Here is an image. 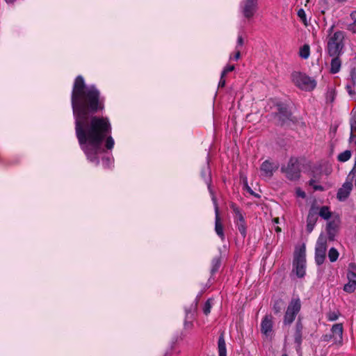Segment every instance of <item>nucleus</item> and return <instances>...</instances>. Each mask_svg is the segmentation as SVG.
Instances as JSON below:
<instances>
[{"label": "nucleus", "instance_id": "obj_28", "mask_svg": "<svg viewBox=\"0 0 356 356\" xmlns=\"http://www.w3.org/2000/svg\"><path fill=\"white\" fill-rule=\"evenodd\" d=\"M351 157V152L350 150H345L344 152L340 153L337 159L341 162H346L348 161Z\"/></svg>", "mask_w": 356, "mask_h": 356}, {"label": "nucleus", "instance_id": "obj_6", "mask_svg": "<svg viewBox=\"0 0 356 356\" xmlns=\"http://www.w3.org/2000/svg\"><path fill=\"white\" fill-rule=\"evenodd\" d=\"M327 247V237L325 234L321 233L315 247V262L318 266L322 265L325 261Z\"/></svg>", "mask_w": 356, "mask_h": 356}, {"label": "nucleus", "instance_id": "obj_38", "mask_svg": "<svg viewBox=\"0 0 356 356\" xmlns=\"http://www.w3.org/2000/svg\"><path fill=\"white\" fill-rule=\"evenodd\" d=\"M303 325L301 321L300 318H298L296 323V331L302 332Z\"/></svg>", "mask_w": 356, "mask_h": 356}, {"label": "nucleus", "instance_id": "obj_21", "mask_svg": "<svg viewBox=\"0 0 356 356\" xmlns=\"http://www.w3.org/2000/svg\"><path fill=\"white\" fill-rule=\"evenodd\" d=\"M218 350L219 356H227L226 344L223 333L218 338Z\"/></svg>", "mask_w": 356, "mask_h": 356}, {"label": "nucleus", "instance_id": "obj_13", "mask_svg": "<svg viewBox=\"0 0 356 356\" xmlns=\"http://www.w3.org/2000/svg\"><path fill=\"white\" fill-rule=\"evenodd\" d=\"M339 229V220L334 219L331 221H329L326 225V237L327 241H334L335 240V237L337 235Z\"/></svg>", "mask_w": 356, "mask_h": 356}, {"label": "nucleus", "instance_id": "obj_55", "mask_svg": "<svg viewBox=\"0 0 356 356\" xmlns=\"http://www.w3.org/2000/svg\"><path fill=\"white\" fill-rule=\"evenodd\" d=\"M164 356H169V354L168 353H165Z\"/></svg>", "mask_w": 356, "mask_h": 356}, {"label": "nucleus", "instance_id": "obj_32", "mask_svg": "<svg viewBox=\"0 0 356 356\" xmlns=\"http://www.w3.org/2000/svg\"><path fill=\"white\" fill-rule=\"evenodd\" d=\"M294 342L297 344L298 347H300L302 343V332L295 330L294 332Z\"/></svg>", "mask_w": 356, "mask_h": 356}, {"label": "nucleus", "instance_id": "obj_36", "mask_svg": "<svg viewBox=\"0 0 356 356\" xmlns=\"http://www.w3.org/2000/svg\"><path fill=\"white\" fill-rule=\"evenodd\" d=\"M234 65H227L221 72L222 76H225L227 73L234 71Z\"/></svg>", "mask_w": 356, "mask_h": 356}, {"label": "nucleus", "instance_id": "obj_15", "mask_svg": "<svg viewBox=\"0 0 356 356\" xmlns=\"http://www.w3.org/2000/svg\"><path fill=\"white\" fill-rule=\"evenodd\" d=\"M273 327V316L271 315H266L261 320L260 330L262 334L266 337L272 335Z\"/></svg>", "mask_w": 356, "mask_h": 356}, {"label": "nucleus", "instance_id": "obj_56", "mask_svg": "<svg viewBox=\"0 0 356 356\" xmlns=\"http://www.w3.org/2000/svg\"><path fill=\"white\" fill-rule=\"evenodd\" d=\"M282 356H288L286 354H283Z\"/></svg>", "mask_w": 356, "mask_h": 356}, {"label": "nucleus", "instance_id": "obj_37", "mask_svg": "<svg viewBox=\"0 0 356 356\" xmlns=\"http://www.w3.org/2000/svg\"><path fill=\"white\" fill-rule=\"evenodd\" d=\"M350 77L353 85L356 87V68L352 69L350 72Z\"/></svg>", "mask_w": 356, "mask_h": 356}, {"label": "nucleus", "instance_id": "obj_24", "mask_svg": "<svg viewBox=\"0 0 356 356\" xmlns=\"http://www.w3.org/2000/svg\"><path fill=\"white\" fill-rule=\"evenodd\" d=\"M310 55V47L307 44H305L300 48L299 56L303 59H307Z\"/></svg>", "mask_w": 356, "mask_h": 356}, {"label": "nucleus", "instance_id": "obj_20", "mask_svg": "<svg viewBox=\"0 0 356 356\" xmlns=\"http://www.w3.org/2000/svg\"><path fill=\"white\" fill-rule=\"evenodd\" d=\"M332 59L330 63V73L337 74L339 72L341 66V61L339 56H332Z\"/></svg>", "mask_w": 356, "mask_h": 356}, {"label": "nucleus", "instance_id": "obj_45", "mask_svg": "<svg viewBox=\"0 0 356 356\" xmlns=\"http://www.w3.org/2000/svg\"><path fill=\"white\" fill-rule=\"evenodd\" d=\"M348 94L350 95H355V92L352 89V86H350V85H347L346 87Z\"/></svg>", "mask_w": 356, "mask_h": 356}, {"label": "nucleus", "instance_id": "obj_16", "mask_svg": "<svg viewBox=\"0 0 356 356\" xmlns=\"http://www.w3.org/2000/svg\"><path fill=\"white\" fill-rule=\"evenodd\" d=\"M353 189V184L350 181H346L342 186L339 188L337 193V198L341 201H345L350 195Z\"/></svg>", "mask_w": 356, "mask_h": 356}, {"label": "nucleus", "instance_id": "obj_51", "mask_svg": "<svg viewBox=\"0 0 356 356\" xmlns=\"http://www.w3.org/2000/svg\"><path fill=\"white\" fill-rule=\"evenodd\" d=\"M273 221H274V222H275V223H277H277H279V218H275V219L273 220Z\"/></svg>", "mask_w": 356, "mask_h": 356}, {"label": "nucleus", "instance_id": "obj_53", "mask_svg": "<svg viewBox=\"0 0 356 356\" xmlns=\"http://www.w3.org/2000/svg\"><path fill=\"white\" fill-rule=\"evenodd\" d=\"M6 1L8 3H12L14 2V0H6Z\"/></svg>", "mask_w": 356, "mask_h": 356}, {"label": "nucleus", "instance_id": "obj_42", "mask_svg": "<svg viewBox=\"0 0 356 356\" xmlns=\"http://www.w3.org/2000/svg\"><path fill=\"white\" fill-rule=\"evenodd\" d=\"M225 83H226V81H225V76H222V75H220V81H219V83H218V87L219 88H223V87H225Z\"/></svg>", "mask_w": 356, "mask_h": 356}, {"label": "nucleus", "instance_id": "obj_9", "mask_svg": "<svg viewBox=\"0 0 356 356\" xmlns=\"http://www.w3.org/2000/svg\"><path fill=\"white\" fill-rule=\"evenodd\" d=\"M276 115L281 125L290 126L298 123V119L293 116L291 111H289L286 107L282 105L278 106V112Z\"/></svg>", "mask_w": 356, "mask_h": 356}, {"label": "nucleus", "instance_id": "obj_31", "mask_svg": "<svg viewBox=\"0 0 356 356\" xmlns=\"http://www.w3.org/2000/svg\"><path fill=\"white\" fill-rule=\"evenodd\" d=\"M350 124L351 132H356V111H353L351 112V117L350 120Z\"/></svg>", "mask_w": 356, "mask_h": 356}, {"label": "nucleus", "instance_id": "obj_12", "mask_svg": "<svg viewBox=\"0 0 356 356\" xmlns=\"http://www.w3.org/2000/svg\"><path fill=\"white\" fill-rule=\"evenodd\" d=\"M212 201L215 207V232L216 234L220 238V239L224 241L225 238L224 234V227L220 216L218 205L215 196H213Z\"/></svg>", "mask_w": 356, "mask_h": 356}, {"label": "nucleus", "instance_id": "obj_43", "mask_svg": "<svg viewBox=\"0 0 356 356\" xmlns=\"http://www.w3.org/2000/svg\"><path fill=\"white\" fill-rule=\"evenodd\" d=\"M296 195L298 197H300L302 198H305L306 196L305 193L303 191H302L300 188L296 189Z\"/></svg>", "mask_w": 356, "mask_h": 356}, {"label": "nucleus", "instance_id": "obj_3", "mask_svg": "<svg viewBox=\"0 0 356 356\" xmlns=\"http://www.w3.org/2000/svg\"><path fill=\"white\" fill-rule=\"evenodd\" d=\"M292 82L299 88L311 91L315 88L316 82L314 79L300 72H293L291 75Z\"/></svg>", "mask_w": 356, "mask_h": 356}, {"label": "nucleus", "instance_id": "obj_23", "mask_svg": "<svg viewBox=\"0 0 356 356\" xmlns=\"http://www.w3.org/2000/svg\"><path fill=\"white\" fill-rule=\"evenodd\" d=\"M220 266H221V257L218 256V257L213 258V259L211 261V275H214L216 272L218 271Z\"/></svg>", "mask_w": 356, "mask_h": 356}, {"label": "nucleus", "instance_id": "obj_47", "mask_svg": "<svg viewBox=\"0 0 356 356\" xmlns=\"http://www.w3.org/2000/svg\"><path fill=\"white\" fill-rule=\"evenodd\" d=\"M332 338H333V337L332 334H325L323 336V340L325 341H329Z\"/></svg>", "mask_w": 356, "mask_h": 356}, {"label": "nucleus", "instance_id": "obj_17", "mask_svg": "<svg viewBox=\"0 0 356 356\" xmlns=\"http://www.w3.org/2000/svg\"><path fill=\"white\" fill-rule=\"evenodd\" d=\"M343 324L336 323L332 325L331 332L334 342L336 343L341 344L343 341Z\"/></svg>", "mask_w": 356, "mask_h": 356}, {"label": "nucleus", "instance_id": "obj_1", "mask_svg": "<svg viewBox=\"0 0 356 356\" xmlns=\"http://www.w3.org/2000/svg\"><path fill=\"white\" fill-rule=\"evenodd\" d=\"M104 102L95 85H87L81 75L75 78L71 93L75 134L88 160L95 165L99 164V154L104 152L103 143L107 149H113L115 144L108 118L95 115L104 110Z\"/></svg>", "mask_w": 356, "mask_h": 356}, {"label": "nucleus", "instance_id": "obj_48", "mask_svg": "<svg viewBox=\"0 0 356 356\" xmlns=\"http://www.w3.org/2000/svg\"><path fill=\"white\" fill-rule=\"evenodd\" d=\"M350 140H352L356 145V136H355L352 132L350 133Z\"/></svg>", "mask_w": 356, "mask_h": 356}, {"label": "nucleus", "instance_id": "obj_44", "mask_svg": "<svg viewBox=\"0 0 356 356\" xmlns=\"http://www.w3.org/2000/svg\"><path fill=\"white\" fill-rule=\"evenodd\" d=\"M241 56V52L239 49H237L236 51L234 56L233 57H230V59H234L235 60H238L240 58Z\"/></svg>", "mask_w": 356, "mask_h": 356}, {"label": "nucleus", "instance_id": "obj_50", "mask_svg": "<svg viewBox=\"0 0 356 356\" xmlns=\"http://www.w3.org/2000/svg\"><path fill=\"white\" fill-rule=\"evenodd\" d=\"M333 29H334V26H332L329 29H328V33H330V36L332 35L331 33L333 31Z\"/></svg>", "mask_w": 356, "mask_h": 356}, {"label": "nucleus", "instance_id": "obj_11", "mask_svg": "<svg viewBox=\"0 0 356 356\" xmlns=\"http://www.w3.org/2000/svg\"><path fill=\"white\" fill-rule=\"evenodd\" d=\"M347 278L348 282L344 285L343 291L349 293H353L356 289V264L355 263L349 264Z\"/></svg>", "mask_w": 356, "mask_h": 356}, {"label": "nucleus", "instance_id": "obj_18", "mask_svg": "<svg viewBox=\"0 0 356 356\" xmlns=\"http://www.w3.org/2000/svg\"><path fill=\"white\" fill-rule=\"evenodd\" d=\"M317 220H318L317 211L314 209H311L309 211V213H308L307 218L306 229L308 233H311L313 231Z\"/></svg>", "mask_w": 356, "mask_h": 356}, {"label": "nucleus", "instance_id": "obj_8", "mask_svg": "<svg viewBox=\"0 0 356 356\" xmlns=\"http://www.w3.org/2000/svg\"><path fill=\"white\" fill-rule=\"evenodd\" d=\"M281 170L284 172L287 179L291 181L298 180L300 177V168L298 161L296 158H291L286 167H282Z\"/></svg>", "mask_w": 356, "mask_h": 356}, {"label": "nucleus", "instance_id": "obj_2", "mask_svg": "<svg viewBox=\"0 0 356 356\" xmlns=\"http://www.w3.org/2000/svg\"><path fill=\"white\" fill-rule=\"evenodd\" d=\"M345 33L338 31L329 36L327 42V52L330 56H340L344 48Z\"/></svg>", "mask_w": 356, "mask_h": 356}, {"label": "nucleus", "instance_id": "obj_34", "mask_svg": "<svg viewBox=\"0 0 356 356\" xmlns=\"http://www.w3.org/2000/svg\"><path fill=\"white\" fill-rule=\"evenodd\" d=\"M309 185L310 186H312L314 191H324L323 186H322L321 185L316 184V180H314V179L309 180Z\"/></svg>", "mask_w": 356, "mask_h": 356}, {"label": "nucleus", "instance_id": "obj_19", "mask_svg": "<svg viewBox=\"0 0 356 356\" xmlns=\"http://www.w3.org/2000/svg\"><path fill=\"white\" fill-rule=\"evenodd\" d=\"M201 176L204 179V182L207 185L209 191L211 195V198L214 195L213 191L211 189V171L208 165L204 166L201 170Z\"/></svg>", "mask_w": 356, "mask_h": 356}, {"label": "nucleus", "instance_id": "obj_29", "mask_svg": "<svg viewBox=\"0 0 356 356\" xmlns=\"http://www.w3.org/2000/svg\"><path fill=\"white\" fill-rule=\"evenodd\" d=\"M340 315L339 311H330L327 313L326 317L329 321H337Z\"/></svg>", "mask_w": 356, "mask_h": 356}, {"label": "nucleus", "instance_id": "obj_10", "mask_svg": "<svg viewBox=\"0 0 356 356\" xmlns=\"http://www.w3.org/2000/svg\"><path fill=\"white\" fill-rule=\"evenodd\" d=\"M258 0H243L240 8L243 15L247 18H252L257 10Z\"/></svg>", "mask_w": 356, "mask_h": 356}, {"label": "nucleus", "instance_id": "obj_26", "mask_svg": "<svg viewBox=\"0 0 356 356\" xmlns=\"http://www.w3.org/2000/svg\"><path fill=\"white\" fill-rule=\"evenodd\" d=\"M339 256L338 250L335 248H331L328 252V258L330 262H335Z\"/></svg>", "mask_w": 356, "mask_h": 356}, {"label": "nucleus", "instance_id": "obj_14", "mask_svg": "<svg viewBox=\"0 0 356 356\" xmlns=\"http://www.w3.org/2000/svg\"><path fill=\"white\" fill-rule=\"evenodd\" d=\"M279 168V163L266 160L260 167L261 175L266 177H271Z\"/></svg>", "mask_w": 356, "mask_h": 356}, {"label": "nucleus", "instance_id": "obj_54", "mask_svg": "<svg viewBox=\"0 0 356 356\" xmlns=\"http://www.w3.org/2000/svg\"><path fill=\"white\" fill-rule=\"evenodd\" d=\"M347 0H337L338 2H345Z\"/></svg>", "mask_w": 356, "mask_h": 356}, {"label": "nucleus", "instance_id": "obj_25", "mask_svg": "<svg viewBox=\"0 0 356 356\" xmlns=\"http://www.w3.org/2000/svg\"><path fill=\"white\" fill-rule=\"evenodd\" d=\"M318 214L325 220H328L332 216V213L327 206L321 207Z\"/></svg>", "mask_w": 356, "mask_h": 356}, {"label": "nucleus", "instance_id": "obj_49", "mask_svg": "<svg viewBox=\"0 0 356 356\" xmlns=\"http://www.w3.org/2000/svg\"><path fill=\"white\" fill-rule=\"evenodd\" d=\"M318 3L321 4L322 6H327V0H319Z\"/></svg>", "mask_w": 356, "mask_h": 356}, {"label": "nucleus", "instance_id": "obj_35", "mask_svg": "<svg viewBox=\"0 0 356 356\" xmlns=\"http://www.w3.org/2000/svg\"><path fill=\"white\" fill-rule=\"evenodd\" d=\"M298 16L301 19L302 22L307 25V19H306V14L305 10L302 8H300L298 11Z\"/></svg>", "mask_w": 356, "mask_h": 356}, {"label": "nucleus", "instance_id": "obj_39", "mask_svg": "<svg viewBox=\"0 0 356 356\" xmlns=\"http://www.w3.org/2000/svg\"><path fill=\"white\" fill-rule=\"evenodd\" d=\"M244 44V40L241 35H238L237 38V45L236 49L238 48V47H242Z\"/></svg>", "mask_w": 356, "mask_h": 356}, {"label": "nucleus", "instance_id": "obj_52", "mask_svg": "<svg viewBox=\"0 0 356 356\" xmlns=\"http://www.w3.org/2000/svg\"><path fill=\"white\" fill-rule=\"evenodd\" d=\"M275 231H276L277 232H281V229H280L279 227H277L275 228Z\"/></svg>", "mask_w": 356, "mask_h": 356}, {"label": "nucleus", "instance_id": "obj_41", "mask_svg": "<svg viewBox=\"0 0 356 356\" xmlns=\"http://www.w3.org/2000/svg\"><path fill=\"white\" fill-rule=\"evenodd\" d=\"M193 321L185 320L184 321V327H185V328H187V329L192 328L193 326Z\"/></svg>", "mask_w": 356, "mask_h": 356}, {"label": "nucleus", "instance_id": "obj_4", "mask_svg": "<svg viewBox=\"0 0 356 356\" xmlns=\"http://www.w3.org/2000/svg\"><path fill=\"white\" fill-rule=\"evenodd\" d=\"M292 265V273L298 278H303L306 275V254L304 248L295 252Z\"/></svg>", "mask_w": 356, "mask_h": 356}, {"label": "nucleus", "instance_id": "obj_27", "mask_svg": "<svg viewBox=\"0 0 356 356\" xmlns=\"http://www.w3.org/2000/svg\"><path fill=\"white\" fill-rule=\"evenodd\" d=\"M197 306V302L195 306L191 305L189 309H186L185 320L193 321L195 319V310Z\"/></svg>", "mask_w": 356, "mask_h": 356}, {"label": "nucleus", "instance_id": "obj_33", "mask_svg": "<svg viewBox=\"0 0 356 356\" xmlns=\"http://www.w3.org/2000/svg\"><path fill=\"white\" fill-rule=\"evenodd\" d=\"M212 307V299H208L203 306V312L205 315H208L211 312Z\"/></svg>", "mask_w": 356, "mask_h": 356}, {"label": "nucleus", "instance_id": "obj_46", "mask_svg": "<svg viewBox=\"0 0 356 356\" xmlns=\"http://www.w3.org/2000/svg\"><path fill=\"white\" fill-rule=\"evenodd\" d=\"M246 188H247V191L252 195L255 196V197H259V195L256 193H254V192L251 189V188L250 186H248V185L246 186Z\"/></svg>", "mask_w": 356, "mask_h": 356}, {"label": "nucleus", "instance_id": "obj_30", "mask_svg": "<svg viewBox=\"0 0 356 356\" xmlns=\"http://www.w3.org/2000/svg\"><path fill=\"white\" fill-rule=\"evenodd\" d=\"M350 17L353 20L352 24H350L348 26V30L352 31L353 33H356V12H352L350 14Z\"/></svg>", "mask_w": 356, "mask_h": 356}, {"label": "nucleus", "instance_id": "obj_40", "mask_svg": "<svg viewBox=\"0 0 356 356\" xmlns=\"http://www.w3.org/2000/svg\"><path fill=\"white\" fill-rule=\"evenodd\" d=\"M102 163L105 168H107L109 167V165L112 163V161L109 158H103Z\"/></svg>", "mask_w": 356, "mask_h": 356}, {"label": "nucleus", "instance_id": "obj_22", "mask_svg": "<svg viewBox=\"0 0 356 356\" xmlns=\"http://www.w3.org/2000/svg\"><path fill=\"white\" fill-rule=\"evenodd\" d=\"M285 307V302L282 298H277L273 300V309L275 314H280Z\"/></svg>", "mask_w": 356, "mask_h": 356}, {"label": "nucleus", "instance_id": "obj_5", "mask_svg": "<svg viewBox=\"0 0 356 356\" xmlns=\"http://www.w3.org/2000/svg\"><path fill=\"white\" fill-rule=\"evenodd\" d=\"M301 309L300 298H293L289 302L284 316L283 323L285 325H290L294 321L297 314Z\"/></svg>", "mask_w": 356, "mask_h": 356}, {"label": "nucleus", "instance_id": "obj_7", "mask_svg": "<svg viewBox=\"0 0 356 356\" xmlns=\"http://www.w3.org/2000/svg\"><path fill=\"white\" fill-rule=\"evenodd\" d=\"M230 208L232 209L233 213H234V221L237 227L238 232L243 236V238H245L247 234V226L246 222L244 218L243 215L242 214L241 209L238 206L232 202L230 204Z\"/></svg>", "mask_w": 356, "mask_h": 356}]
</instances>
